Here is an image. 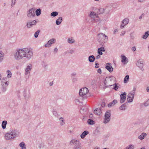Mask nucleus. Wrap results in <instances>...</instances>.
Here are the masks:
<instances>
[{"label":"nucleus","mask_w":149,"mask_h":149,"mask_svg":"<svg viewBox=\"0 0 149 149\" xmlns=\"http://www.w3.org/2000/svg\"><path fill=\"white\" fill-rule=\"evenodd\" d=\"M33 56L32 50L31 49L24 48L17 51L15 54V58L17 60H19L23 57H26L29 60Z\"/></svg>","instance_id":"f257e3e1"},{"label":"nucleus","mask_w":149,"mask_h":149,"mask_svg":"<svg viewBox=\"0 0 149 149\" xmlns=\"http://www.w3.org/2000/svg\"><path fill=\"white\" fill-rule=\"evenodd\" d=\"M115 79V77L112 76L106 77L104 82L105 86L107 87L113 85Z\"/></svg>","instance_id":"f03ea898"},{"label":"nucleus","mask_w":149,"mask_h":149,"mask_svg":"<svg viewBox=\"0 0 149 149\" xmlns=\"http://www.w3.org/2000/svg\"><path fill=\"white\" fill-rule=\"evenodd\" d=\"M97 39L100 45H103V44L106 42L107 41L108 37L103 33H100L97 35Z\"/></svg>","instance_id":"7ed1b4c3"},{"label":"nucleus","mask_w":149,"mask_h":149,"mask_svg":"<svg viewBox=\"0 0 149 149\" xmlns=\"http://www.w3.org/2000/svg\"><path fill=\"white\" fill-rule=\"evenodd\" d=\"M88 92V88L86 87L82 88L79 90V95L82 97V100H84L87 98L86 95Z\"/></svg>","instance_id":"20e7f679"},{"label":"nucleus","mask_w":149,"mask_h":149,"mask_svg":"<svg viewBox=\"0 0 149 149\" xmlns=\"http://www.w3.org/2000/svg\"><path fill=\"white\" fill-rule=\"evenodd\" d=\"M70 144L72 146L74 145L73 149H79L81 147L80 142L79 141L75 139L71 140L70 142Z\"/></svg>","instance_id":"39448f33"},{"label":"nucleus","mask_w":149,"mask_h":149,"mask_svg":"<svg viewBox=\"0 0 149 149\" xmlns=\"http://www.w3.org/2000/svg\"><path fill=\"white\" fill-rule=\"evenodd\" d=\"M105 118L103 123L106 124L109 122L111 120V113L110 111H107L105 114Z\"/></svg>","instance_id":"423d86ee"},{"label":"nucleus","mask_w":149,"mask_h":149,"mask_svg":"<svg viewBox=\"0 0 149 149\" xmlns=\"http://www.w3.org/2000/svg\"><path fill=\"white\" fill-rule=\"evenodd\" d=\"M34 10V8H32L29 9L27 12V16L29 17H34L35 16Z\"/></svg>","instance_id":"0eeeda50"},{"label":"nucleus","mask_w":149,"mask_h":149,"mask_svg":"<svg viewBox=\"0 0 149 149\" xmlns=\"http://www.w3.org/2000/svg\"><path fill=\"white\" fill-rule=\"evenodd\" d=\"M135 92H133L129 93L127 95V100L128 102H131L133 101V100L134 97Z\"/></svg>","instance_id":"6e6552de"},{"label":"nucleus","mask_w":149,"mask_h":149,"mask_svg":"<svg viewBox=\"0 0 149 149\" xmlns=\"http://www.w3.org/2000/svg\"><path fill=\"white\" fill-rule=\"evenodd\" d=\"M30 93L29 91L27 90H25L24 91L23 95L26 101H28L29 100L30 96Z\"/></svg>","instance_id":"1a4fd4ad"},{"label":"nucleus","mask_w":149,"mask_h":149,"mask_svg":"<svg viewBox=\"0 0 149 149\" xmlns=\"http://www.w3.org/2000/svg\"><path fill=\"white\" fill-rule=\"evenodd\" d=\"M10 134L12 135V137L13 138L16 137L18 135L19 132L17 130H12L10 132Z\"/></svg>","instance_id":"9d476101"},{"label":"nucleus","mask_w":149,"mask_h":149,"mask_svg":"<svg viewBox=\"0 0 149 149\" xmlns=\"http://www.w3.org/2000/svg\"><path fill=\"white\" fill-rule=\"evenodd\" d=\"M143 63L144 62L143 60L141 59H140L136 63L137 66L140 68L142 71H143L144 70L143 68Z\"/></svg>","instance_id":"9b49d317"},{"label":"nucleus","mask_w":149,"mask_h":149,"mask_svg":"<svg viewBox=\"0 0 149 149\" xmlns=\"http://www.w3.org/2000/svg\"><path fill=\"white\" fill-rule=\"evenodd\" d=\"M126 93L124 92L120 95V102H124L125 101L126 98Z\"/></svg>","instance_id":"f8f14e48"},{"label":"nucleus","mask_w":149,"mask_h":149,"mask_svg":"<svg viewBox=\"0 0 149 149\" xmlns=\"http://www.w3.org/2000/svg\"><path fill=\"white\" fill-rule=\"evenodd\" d=\"M36 21L34 20L31 22H27L26 26L28 28H30L33 25H35L36 24Z\"/></svg>","instance_id":"ddd939ff"},{"label":"nucleus","mask_w":149,"mask_h":149,"mask_svg":"<svg viewBox=\"0 0 149 149\" xmlns=\"http://www.w3.org/2000/svg\"><path fill=\"white\" fill-rule=\"evenodd\" d=\"M129 20L128 19L125 18L122 21V24L121 25L120 27L123 29L125 25L127 24L129 22Z\"/></svg>","instance_id":"4468645a"},{"label":"nucleus","mask_w":149,"mask_h":149,"mask_svg":"<svg viewBox=\"0 0 149 149\" xmlns=\"http://www.w3.org/2000/svg\"><path fill=\"white\" fill-rule=\"evenodd\" d=\"M8 84V83H7V82L5 83H3V84H1L2 87L1 88V91L3 92H5L6 90V87Z\"/></svg>","instance_id":"2eb2a0df"},{"label":"nucleus","mask_w":149,"mask_h":149,"mask_svg":"<svg viewBox=\"0 0 149 149\" xmlns=\"http://www.w3.org/2000/svg\"><path fill=\"white\" fill-rule=\"evenodd\" d=\"M5 139L7 140H9L14 139L12 137V135L10 134V132L6 133L5 135Z\"/></svg>","instance_id":"dca6fc26"},{"label":"nucleus","mask_w":149,"mask_h":149,"mask_svg":"<svg viewBox=\"0 0 149 149\" xmlns=\"http://www.w3.org/2000/svg\"><path fill=\"white\" fill-rule=\"evenodd\" d=\"M31 65L30 64V65L27 66L25 70V74L27 75L30 73V71L31 69Z\"/></svg>","instance_id":"f3484780"},{"label":"nucleus","mask_w":149,"mask_h":149,"mask_svg":"<svg viewBox=\"0 0 149 149\" xmlns=\"http://www.w3.org/2000/svg\"><path fill=\"white\" fill-rule=\"evenodd\" d=\"M127 108V104L126 103H124V104L120 106L119 109L121 110H125Z\"/></svg>","instance_id":"a211bd4d"},{"label":"nucleus","mask_w":149,"mask_h":149,"mask_svg":"<svg viewBox=\"0 0 149 149\" xmlns=\"http://www.w3.org/2000/svg\"><path fill=\"white\" fill-rule=\"evenodd\" d=\"M87 109V107L85 106H81L80 107V112L81 113H84Z\"/></svg>","instance_id":"6ab92c4d"},{"label":"nucleus","mask_w":149,"mask_h":149,"mask_svg":"<svg viewBox=\"0 0 149 149\" xmlns=\"http://www.w3.org/2000/svg\"><path fill=\"white\" fill-rule=\"evenodd\" d=\"M95 57L93 55L90 56L88 58V60L90 62H93L95 60Z\"/></svg>","instance_id":"aec40b11"},{"label":"nucleus","mask_w":149,"mask_h":149,"mask_svg":"<svg viewBox=\"0 0 149 149\" xmlns=\"http://www.w3.org/2000/svg\"><path fill=\"white\" fill-rule=\"evenodd\" d=\"M121 57L122 59L121 62L124 64H126L128 62L127 61L126 62V61L127 60V58L124 55L121 56Z\"/></svg>","instance_id":"412c9836"},{"label":"nucleus","mask_w":149,"mask_h":149,"mask_svg":"<svg viewBox=\"0 0 149 149\" xmlns=\"http://www.w3.org/2000/svg\"><path fill=\"white\" fill-rule=\"evenodd\" d=\"M88 133L89 132L88 131L86 130L84 131L80 135L81 138V139H84Z\"/></svg>","instance_id":"4be33fe9"},{"label":"nucleus","mask_w":149,"mask_h":149,"mask_svg":"<svg viewBox=\"0 0 149 149\" xmlns=\"http://www.w3.org/2000/svg\"><path fill=\"white\" fill-rule=\"evenodd\" d=\"M96 11L97 12V14L98 15L103 13L104 12V9L102 8H100V9L96 10Z\"/></svg>","instance_id":"5701e85b"},{"label":"nucleus","mask_w":149,"mask_h":149,"mask_svg":"<svg viewBox=\"0 0 149 149\" xmlns=\"http://www.w3.org/2000/svg\"><path fill=\"white\" fill-rule=\"evenodd\" d=\"M62 21V18L61 17H60L57 19L56 21V23L57 25H60Z\"/></svg>","instance_id":"b1692460"},{"label":"nucleus","mask_w":149,"mask_h":149,"mask_svg":"<svg viewBox=\"0 0 149 149\" xmlns=\"http://www.w3.org/2000/svg\"><path fill=\"white\" fill-rule=\"evenodd\" d=\"M105 68L110 72H112L113 70V68L111 65H107L106 66Z\"/></svg>","instance_id":"393cba45"},{"label":"nucleus","mask_w":149,"mask_h":149,"mask_svg":"<svg viewBox=\"0 0 149 149\" xmlns=\"http://www.w3.org/2000/svg\"><path fill=\"white\" fill-rule=\"evenodd\" d=\"M101 110L99 108H96L94 110V113L95 114L99 115L100 114Z\"/></svg>","instance_id":"a878e982"},{"label":"nucleus","mask_w":149,"mask_h":149,"mask_svg":"<svg viewBox=\"0 0 149 149\" xmlns=\"http://www.w3.org/2000/svg\"><path fill=\"white\" fill-rule=\"evenodd\" d=\"M97 13L94 12H91L90 13V16L91 18H94L97 17Z\"/></svg>","instance_id":"bb28decb"},{"label":"nucleus","mask_w":149,"mask_h":149,"mask_svg":"<svg viewBox=\"0 0 149 149\" xmlns=\"http://www.w3.org/2000/svg\"><path fill=\"white\" fill-rule=\"evenodd\" d=\"M146 136V133H142L139 136V139L140 140H142L144 139V138Z\"/></svg>","instance_id":"cd10ccee"},{"label":"nucleus","mask_w":149,"mask_h":149,"mask_svg":"<svg viewBox=\"0 0 149 149\" xmlns=\"http://www.w3.org/2000/svg\"><path fill=\"white\" fill-rule=\"evenodd\" d=\"M149 36V31H147L145 32V34L143 36L142 38L144 39H146Z\"/></svg>","instance_id":"c85d7f7f"},{"label":"nucleus","mask_w":149,"mask_h":149,"mask_svg":"<svg viewBox=\"0 0 149 149\" xmlns=\"http://www.w3.org/2000/svg\"><path fill=\"white\" fill-rule=\"evenodd\" d=\"M41 10L40 8H38L37 9L36 11V13L37 16H39L41 14Z\"/></svg>","instance_id":"c756f323"},{"label":"nucleus","mask_w":149,"mask_h":149,"mask_svg":"<svg viewBox=\"0 0 149 149\" xmlns=\"http://www.w3.org/2000/svg\"><path fill=\"white\" fill-rule=\"evenodd\" d=\"M7 123V121L6 120H4L3 121L1 126L2 127V128L3 129H5L6 128V125Z\"/></svg>","instance_id":"7c9ffc66"},{"label":"nucleus","mask_w":149,"mask_h":149,"mask_svg":"<svg viewBox=\"0 0 149 149\" xmlns=\"http://www.w3.org/2000/svg\"><path fill=\"white\" fill-rule=\"evenodd\" d=\"M56 42V39L54 38H52L49 40L48 42V43L50 45L52 44L55 43Z\"/></svg>","instance_id":"2f4dec72"},{"label":"nucleus","mask_w":149,"mask_h":149,"mask_svg":"<svg viewBox=\"0 0 149 149\" xmlns=\"http://www.w3.org/2000/svg\"><path fill=\"white\" fill-rule=\"evenodd\" d=\"M87 123L88 124L90 125H93L95 123V122L91 119H88Z\"/></svg>","instance_id":"473e14b6"},{"label":"nucleus","mask_w":149,"mask_h":149,"mask_svg":"<svg viewBox=\"0 0 149 149\" xmlns=\"http://www.w3.org/2000/svg\"><path fill=\"white\" fill-rule=\"evenodd\" d=\"M19 146L22 148V149H26V145L24 142L21 143L19 144Z\"/></svg>","instance_id":"72a5a7b5"},{"label":"nucleus","mask_w":149,"mask_h":149,"mask_svg":"<svg viewBox=\"0 0 149 149\" xmlns=\"http://www.w3.org/2000/svg\"><path fill=\"white\" fill-rule=\"evenodd\" d=\"M59 120L60 121V123L61 125L62 126L65 124L64 120L63 118H60L59 119Z\"/></svg>","instance_id":"f704fd0d"},{"label":"nucleus","mask_w":149,"mask_h":149,"mask_svg":"<svg viewBox=\"0 0 149 149\" xmlns=\"http://www.w3.org/2000/svg\"><path fill=\"white\" fill-rule=\"evenodd\" d=\"M68 42L69 43L72 44L74 42L75 40L72 38H68Z\"/></svg>","instance_id":"c9c22d12"},{"label":"nucleus","mask_w":149,"mask_h":149,"mask_svg":"<svg viewBox=\"0 0 149 149\" xmlns=\"http://www.w3.org/2000/svg\"><path fill=\"white\" fill-rule=\"evenodd\" d=\"M4 54L2 52H0V62H1L3 59Z\"/></svg>","instance_id":"e433bc0d"},{"label":"nucleus","mask_w":149,"mask_h":149,"mask_svg":"<svg viewBox=\"0 0 149 149\" xmlns=\"http://www.w3.org/2000/svg\"><path fill=\"white\" fill-rule=\"evenodd\" d=\"M58 15V13L56 11L52 12L50 14L51 16L53 17H55Z\"/></svg>","instance_id":"4c0bfd02"},{"label":"nucleus","mask_w":149,"mask_h":149,"mask_svg":"<svg viewBox=\"0 0 149 149\" xmlns=\"http://www.w3.org/2000/svg\"><path fill=\"white\" fill-rule=\"evenodd\" d=\"M129 79V76L128 75H127L125 77L124 80V83H126L127 82V80Z\"/></svg>","instance_id":"58836bf2"},{"label":"nucleus","mask_w":149,"mask_h":149,"mask_svg":"<svg viewBox=\"0 0 149 149\" xmlns=\"http://www.w3.org/2000/svg\"><path fill=\"white\" fill-rule=\"evenodd\" d=\"M40 32V31L38 30L34 34V37L35 38H37L38 37Z\"/></svg>","instance_id":"ea45409f"},{"label":"nucleus","mask_w":149,"mask_h":149,"mask_svg":"<svg viewBox=\"0 0 149 149\" xmlns=\"http://www.w3.org/2000/svg\"><path fill=\"white\" fill-rule=\"evenodd\" d=\"M113 85L114 86H113V88L115 90H116L118 88V84H116L115 83L114 84H113Z\"/></svg>","instance_id":"a19ab883"},{"label":"nucleus","mask_w":149,"mask_h":149,"mask_svg":"<svg viewBox=\"0 0 149 149\" xmlns=\"http://www.w3.org/2000/svg\"><path fill=\"white\" fill-rule=\"evenodd\" d=\"M134 147L132 145H130L124 149H133Z\"/></svg>","instance_id":"79ce46f5"},{"label":"nucleus","mask_w":149,"mask_h":149,"mask_svg":"<svg viewBox=\"0 0 149 149\" xmlns=\"http://www.w3.org/2000/svg\"><path fill=\"white\" fill-rule=\"evenodd\" d=\"M7 81V78H3L2 80H1V84H3V83H6L7 82V83H8V81Z\"/></svg>","instance_id":"37998d69"},{"label":"nucleus","mask_w":149,"mask_h":149,"mask_svg":"<svg viewBox=\"0 0 149 149\" xmlns=\"http://www.w3.org/2000/svg\"><path fill=\"white\" fill-rule=\"evenodd\" d=\"M53 113L56 117H58L59 116V115L57 113L56 111L55 110H53Z\"/></svg>","instance_id":"c03bdc74"},{"label":"nucleus","mask_w":149,"mask_h":149,"mask_svg":"<svg viewBox=\"0 0 149 149\" xmlns=\"http://www.w3.org/2000/svg\"><path fill=\"white\" fill-rule=\"evenodd\" d=\"M97 51H100V52H104L105 50L103 47H102L100 48H98Z\"/></svg>","instance_id":"a18cd8bd"},{"label":"nucleus","mask_w":149,"mask_h":149,"mask_svg":"<svg viewBox=\"0 0 149 149\" xmlns=\"http://www.w3.org/2000/svg\"><path fill=\"white\" fill-rule=\"evenodd\" d=\"M75 52V49H72L70 50H69L68 52V53L70 54H72L74 53Z\"/></svg>","instance_id":"49530a36"},{"label":"nucleus","mask_w":149,"mask_h":149,"mask_svg":"<svg viewBox=\"0 0 149 149\" xmlns=\"http://www.w3.org/2000/svg\"><path fill=\"white\" fill-rule=\"evenodd\" d=\"M7 77L8 78H10L11 77V73L10 72V71L8 70L7 72Z\"/></svg>","instance_id":"de8ad7c7"},{"label":"nucleus","mask_w":149,"mask_h":149,"mask_svg":"<svg viewBox=\"0 0 149 149\" xmlns=\"http://www.w3.org/2000/svg\"><path fill=\"white\" fill-rule=\"evenodd\" d=\"M116 103H109L108 104V107H111L115 104Z\"/></svg>","instance_id":"09e8293b"},{"label":"nucleus","mask_w":149,"mask_h":149,"mask_svg":"<svg viewBox=\"0 0 149 149\" xmlns=\"http://www.w3.org/2000/svg\"><path fill=\"white\" fill-rule=\"evenodd\" d=\"M16 2V0H12L11 6H13L15 4Z\"/></svg>","instance_id":"8fccbe9b"},{"label":"nucleus","mask_w":149,"mask_h":149,"mask_svg":"<svg viewBox=\"0 0 149 149\" xmlns=\"http://www.w3.org/2000/svg\"><path fill=\"white\" fill-rule=\"evenodd\" d=\"M15 106V103H11V104H10L9 106L10 108H13Z\"/></svg>","instance_id":"3c124183"},{"label":"nucleus","mask_w":149,"mask_h":149,"mask_svg":"<svg viewBox=\"0 0 149 149\" xmlns=\"http://www.w3.org/2000/svg\"><path fill=\"white\" fill-rule=\"evenodd\" d=\"M51 46V45H50L49 43H48V42L47 44L45 45V47H49Z\"/></svg>","instance_id":"603ef678"},{"label":"nucleus","mask_w":149,"mask_h":149,"mask_svg":"<svg viewBox=\"0 0 149 149\" xmlns=\"http://www.w3.org/2000/svg\"><path fill=\"white\" fill-rule=\"evenodd\" d=\"M145 14L144 13H142V14L141 15V16H140L139 17V19H142V17L144 16L145 15Z\"/></svg>","instance_id":"864d4df0"},{"label":"nucleus","mask_w":149,"mask_h":149,"mask_svg":"<svg viewBox=\"0 0 149 149\" xmlns=\"http://www.w3.org/2000/svg\"><path fill=\"white\" fill-rule=\"evenodd\" d=\"M108 101L106 99H103L101 100V102H107Z\"/></svg>","instance_id":"5fc2aeb1"},{"label":"nucleus","mask_w":149,"mask_h":149,"mask_svg":"<svg viewBox=\"0 0 149 149\" xmlns=\"http://www.w3.org/2000/svg\"><path fill=\"white\" fill-rule=\"evenodd\" d=\"M142 104L144 105V107H146L149 105L148 103H142Z\"/></svg>","instance_id":"6e6d98bb"},{"label":"nucleus","mask_w":149,"mask_h":149,"mask_svg":"<svg viewBox=\"0 0 149 149\" xmlns=\"http://www.w3.org/2000/svg\"><path fill=\"white\" fill-rule=\"evenodd\" d=\"M97 72L99 74H101L102 73V70L100 68H99L97 70Z\"/></svg>","instance_id":"4d7b16f0"},{"label":"nucleus","mask_w":149,"mask_h":149,"mask_svg":"<svg viewBox=\"0 0 149 149\" xmlns=\"http://www.w3.org/2000/svg\"><path fill=\"white\" fill-rule=\"evenodd\" d=\"M77 79L76 78L74 77L72 80V81L73 82H75L77 81Z\"/></svg>","instance_id":"13d9d810"},{"label":"nucleus","mask_w":149,"mask_h":149,"mask_svg":"<svg viewBox=\"0 0 149 149\" xmlns=\"http://www.w3.org/2000/svg\"><path fill=\"white\" fill-rule=\"evenodd\" d=\"M97 52L99 55H101L103 54L102 52H100V51H97Z\"/></svg>","instance_id":"bf43d9fd"},{"label":"nucleus","mask_w":149,"mask_h":149,"mask_svg":"<svg viewBox=\"0 0 149 149\" xmlns=\"http://www.w3.org/2000/svg\"><path fill=\"white\" fill-rule=\"evenodd\" d=\"M75 102H81V101L79 100V99L78 98H76L75 100Z\"/></svg>","instance_id":"052dcab7"},{"label":"nucleus","mask_w":149,"mask_h":149,"mask_svg":"<svg viewBox=\"0 0 149 149\" xmlns=\"http://www.w3.org/2000/svg\"><path fill=\"white\" fill-rule=\"evenodd\" d=\"M76 74L75 72H74L71 74V76L72 77L75 76Z\"/></svg>","instance_id":"680f3d73"},{"label":"nucleus","mask_w":149,"mask_h":149,"mask_svg":"<svg viewBox=\"0 0 149 149\" xmlns=\"http://www.w3.org/2000/svg\"><path fill=\"white\" fill-rule=\"evenodd\" d=\"M132 50L133 51H135L136 50V48L135 47H133L132 48Z\"/></svg>","instance_id":"e2e57ef3"},{"label":"nucleus","mask_w":149,"mask_h":149,"mask_svg":"<svg viewBox=\"0 0 149 149\" xmlns=\"http://www.w3.org/2000/svg\"><path fill=\"white\" fill-rule=\"evenodd\" d=\"M105 103H102L101 106L102 107H105Z\"/></svg>","instance_id":"0e129e2a"},{"label":"nucleus","mask_w":149,"mask_h":149,"mask_svg":"<svg viewBox=\"0 0 149 149\" xmlns=\"http://www.w3.org/2000/svg\"><path fill=\"white\" fill-rule=\"evenodd\" d=\"M95 68H97L99 67V66H98V65H99V64L98 63H95Z\"/></svg>","instance_id":"69168bd1"},{"label":"nucleus","mask_w":149,"mask_h":149,"mask_svg":"<svg viewBox=\"0 0 149 149\" xmlns=\"http://www.w3.org/2000/svg\"><path fill=\"white\" fill-rule=\"evenodd\" d=\"M146 0H138V1L140 3H143Z\"/></svg>","instance_id":"338daca9"},{"label":"nucleus","mask_w":149,"mask_h":149,"mask_svg":"<svg viewBox=\"0 0 149 149\" xmlns=\"http://www.w3.org/2000/svg\"><path fill=\"white\" fill-rule=\"evenodd\" d=\"M93 117V115L92 113H91L89 115V117L90 118H92Z\"/></svg>","instance_id":"774afa93"}]
</instances>
